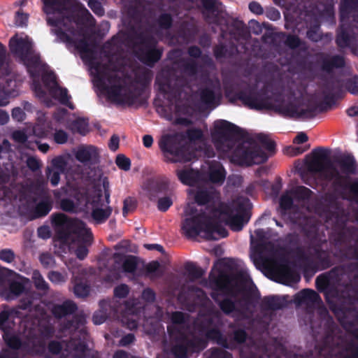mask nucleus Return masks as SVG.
<instances>
[{
  "instance_id": "nucleus-1",
  "label": "nucleus",
  "mask_w": 358,
  "mask_h": 358,
  "mask_svg": "<svg viewBox=\"0 0 358 358\" xmlns=\"http://www.w3.org/2000/svg\"><path fill=\"white\" fill-rule=\"evenodd\" d=\"M209 280L211 298L225 315L235 318L229 324L228 338L234 344L244 343L248 338L247 327L236 317H244L250 308L256 307L259 292L256 287H247L248 278L241 272L233 275L220 271L217 275L210 274Z\"/></svg>"
},
{
  "instance_id": "nucleus-2",
  "label": "nucleus",
  "mask_w": 358,
  "mask_h": 358,
  "mask_svg": "<svg viewBox=\"0 0 358 358\" xmlns=\"http://www.w3.org/2000/svg\"><path fill=\"white\" fill-rule=\"evenodd\" d=\"M181 223L182 234L187 238H195L203 234L205 238L215 240L214 234L220 238L228 236V231L211 213L215 209V203H186L183 206Z\"/></svg>"
},
{
  "instance_id": "nucleus-3",
  "label": "nucleus",
  "mask_w": 358,
  "mask_h": 358,
  "mask_svg": "<svg viewBox=\"0 0 358 358\" xmlns=\"http://www.w3.org/2000/svg\"><path fill=\"white\" fill-rule=\"evenodd\" d=\"M51 222L55 231L54 239L65 245L78 244L75 255L80 260L85 259L89 253L88 246L93 241L92 231L86 224L62 213L52 214Z\"/></svg>"
},
{
  "instance_id": "nucleus-4",
  "label": "nucleus",
  "mask_w": 358,
  "mask_h": 358,
  "mask_svg": "<svg viewBox=\"0 0 358 358\" xmlns=\"http://www.w3.org/2000/svg\"><path fill=\"white\" fill-rule=\"evenodd\" d=\"M308 168L317 173L323 180L338 182L355 170V160L351 156H343L331 161L329 151L324 148L315 150L308 162Z\"/></svg>"
},
{
  "instance_id": "nucleus-5",
  "label": "nucleus",
  "mask_w": 358,
  "mask_h": 358,
  "mask_svg": "<svg viewBox=\"0 0 358 358\" xmlns=\"http://www.w3.org/2000/svg\"><path fill=\"white\" fill-rule=\"evenodd\" d=\"M43 2V10L48 15V22L52 27V31L59 37V38L66 43L68 46H73L78 49L82 54V57L85 59V54L90 48L86 41L80 34L73 31L68 23L69 19L56 21L52 17V15H60V6L63 0H42Z\"/></svg>"
},
{
  "instance_id": "nucleus-6",
  "label": "nucleus",
  "mask_w": 358,
  "mask_h": 358,
  "mask_svg": "<svg viewBox=\"0 0 358 358\" xmlns=\"http://www.w3.org/2000/svg\"><path fill=\"white\" fill-rule=\"evenodd\" d=\"M252 208V203H215L211 213L231 231H241L250 220Z\"/></svg>"
},
{
  "instance_id": "nucleus-7",
  "label": "nucleus",
  "mask_w": 358,
  "mask_h": 358,
  "mask_svg": "<svg viewBox=\"0 0 358 358\" xmlns=\"http://www.w3.org/2000/svg\"><path fill=\"white\" fill-rule=\"evenodd\" d=\"M90 66L91 74L96 79L97 85L106 88L109 99L118 103L129 101L128 90L120 84V81L116 79L114 73L110 71L108 67L92 62L90 64Z\"/></svg>"
},
{
  "instance_id": "nucleus-8",
  "label": "nucleus",
  "mask_w": 358,
  "mask_h": 358,
  "mask_svg": "<svg viewBox=\"0 0 358 358\" xmlns=\"http://www.w3.org/2000/svg\"><path fill=\"white\" fill-rule=\"evenodd\" d=\"M279 213L281 216L294 224L298 225L308 236L317 232V222L315 217L303 213L295 203H279Z\"/></svg>"
},
{
  "instance_id": "nucleus-9",
  "label": "nucleus",
  "mask_w": 358,
  "mask_h": 358,
  "mask_svg": "<svg viewBox=\"0 0 358 358\" xmlns=\"http://www.w3.org/2000/svg\"><path fill=\"white\" fill-rule=\"evenodd\" d=\"M9 48L10 52L28 66L31 65L30 58H33L34 63L38 62V57L34 53L32 41L28 36L22 34H15L10 39Z\"/></svg>"
},
{
  "instance_id": "nucleus-10",
  "label": "nucleus",
  "mask_w": 358,
  "mask_h": 358,
  "mask_svg": "<svg viewBox=\"0 0 358 358\" xmlns=\"http://www.w3.org/2000/svg\"><path fill=\"white\" fill-rule=\"evenodd\" d=\"M231 160L241 165L260 164L266 159V155L254 144L244 143L237 148L231 156Z\"/></svg>"
},
{
  "instance_id": "nucleus-11",
  "label": "nucleus",
  "mask_w": 358,
  "mask_h": 358,
  "mask_svg": "<svg viewBox=\"0 0 358 358\" xmlns=\"http://www.w3.org/2000/svg\"><path fill=\"white\" fill-rule=\"evenodd\" d=\"M52 203H21L20 213L29 220L47 215L52 208Z\"/></svg>"
},
{
  "instance_id": "nucleus-12",
  "label": "nucleus",
  "mask_w": 358,
  "mask_h": 358,
  "mask_svg": "<svg viewBox=\"0 0 358 358\" xmlns=\"http://www.w3.org/2000/svg\"><path fill=\"white\" fill-rule=\"evenodd\" d=\"M113 209L104 203H89L88 215L86 217L95 224H101L109 218Z\"/></svg>"
},
{
  "instance_id": "nucleus-13",
  "label": "nucleus",
  "mask_w": 358,
  "mask_h": 358,
  "mask_svg": "<svg viewBox=\"0 0 358 358\" xmlns=\"http://www.w3.org/2000/svg\"><path fill=\"white\" fill-rule=\"evenodd\" d=\"M189 355L199 353L203 351L208 345L206 339L194 334H180Z\"/></svg>"
},
{
  "instance_id": "nucleus-14",
  "label": "nucleus",
  "mask_w": 358,
  "mask_h": 358,
  "mask_svg": "<svg viewBox=\"0 0 358 358\" xmlns=\"http://www.w3.org/2000/svg\"><path fill=\"white\" fill-rule=\"evenodd\" d=\"M65 167V160L62 157H57L52 159L51 166L47 168V178L53 186L59 184L60 175L64 171Z\"/></svg>"
},
{
  "instance_id": "nucleus-15",
  "label": "nucleus",
  "mask_w": 358,
  "mask_h": 358,
  "mask_svg": "<svg viewBox=\"0 0 358 358\" xmlns=\"http://www.w3.org/2000/svg\"><path fill=\"white\" fill-rule=\"evenodd\" d=\"M76 158L83 162H95L99 157V150L91 145H83L75 151Z\"/></svg>"
},
{
  "instance_id": "nucleus-16",
  "label": "nucleus",
  "mask_w": 358,
  "mask_h": 358,
  "mask_svg": "<svg viewBox=\"0 0 358 358\" xmlns=\"http://www.w3.org/2000/svg\"><path fill=\"white\" fill-rule=\"evenodd\" d=\"M327 203L329 204L328 207H333L334 205L336 206V211L331 212L329 210H326V212H325L326 222H331L333 230H334V217H333L334 215L340 213L343 210L346 214L348 215L349 220L348 221V222L350 220H352V222H355L358 224V203H350V207L352 208V217H350V213H348L346 210H345L344 209H343V208L341 209L340 208V205L342 203Z\"/></svg>"
},
{
  "instance_id": "nucleus-17",
  "label": "nucleus",
  "mask_w": 358,
  "mask_h": 358,
  "mask_svg": "<svg viewBox=\"0 0 358 358\" xmlns=\"http://www.w3.org/2000/svg\"><path fill=\"white\" fill-rule=\"evenodd\" d=\"M313 192L305 187H296L287 190L281 197V201L308 200L313 198Z\"/></svg>"
},
{
  "instance_id": "nucleus-18",
  "label": "nucleus",
  "mask_w": 358,
  "mask_h": 358,
  "mask_svg": "<svg viewBox=\"0 0 358 358\" xmlns=\"http://www.w3.org/2000/svg\"><path fill=\"white\" fill-rule=\"evenodd\" d=\"M115 262L122 264V271L127 273H134L138 266V257L134 255H124L120 253L113 255Z\"/></svg>"
},
{
  "instance_id": "nucleus-19",
  "label": "nucleus",
  "mask_w": 358,
  "mask_h": 358,
  "mask_svg": "<svg viewBox=\"0 0 358 358\" xmlns=\"http://www.w3.org/2000/svg\"><path fill=\"white\" fill-rule=\"evenodd\" d=\"M321 301L320 295L313 289H303L294 296V302L296 304H315Z\"/></svg>"
},
{
  "instance_id": "nucleus-20",
  "label": "nucleus",
  "mask_w": 358,
  "mask_h": 358,
  "mask_svg": "<svg viewBox=\"0 0 358 358\" xmlns=\"http://www.w3.org/2000/svg\"><path fill=\"white\" fill-rule=\"evenodd\" d=\"M78 309L76 304L71 301H65L62 304L53 306L51 312L55 317L60 319L74 313Z\"/></svg>"
},
{
  "instance_id": "nucleus-21",
  "label": "nucleus",
  "mask_w": 358,
  "mask_h": 358,
  "mask_svg": "<svg viewBox=\"0 0 358 358\" xmlns=\"http://www.w3.org/2000/svg\"><path fill=\"white\" fill-rule=\"evenodd\" d=\"M314 252L317 271L326 270L333 265L331 258L327 251L317 247L314 248Z\"/></svg>"
},
{
  "instance_id": "nucleus-22",
  "label": "nucleus",
  "mask_w": 358,
  "mask_h": 358,
  "mask_svg": "<svg viewBox=\"0 0 358 358\" xmlns=\"http://www.w3.org/2000/svg\"><path fill=\"white\" fill-rule=\"evenodd\" d=\"M59 208L65 212L81 214L83 217L88 215L89 203H59Z\"/></svg>"
},
{
  "instance_id": "nucleus-23",
  "label": "nucleus",
  "mask_w": 358,
  "mask_h": 358,
  "mask_svg": "<svg viewBox=\"0 0 358 358\" xmlns=\"http://www.w3.org/2000/svg\"><path fill=\"white\" fill-rule=\"evenodd\" d=\"M284 306V301L276 295L264 296L260 303V308L264 310H277L282 308Z\"/></svg>"
},
{
  "instance_id": "nucleus-24",
  "label": "nucleus",
  "mask_w": 358,
  "mask_h": 358,
  "mask_svg": "<svg viewBox=\"0 0 358 358\" xmlns=\"http://www.w3.org/2000/svg\"><path fill=\"white\" fill-rule=\"evenodd\" d=\"M99 310L96 311L92 317L94 324H101L109 317L110 305L109 301L103 299L99 303Z\"/></svg>"
},
{
  "instance_id": "nucleus-25",
  "label": "nucleus",
  "mask_w": 358,
  "mask_h": 358,
  "mask_svg": "<svg viewBox=\"0 0 358 358\" xmlns=\"http://www.w3.org/2000/svg\"><path fill=\"white\" fill-rule=\"evenodd\" d=\"M192 193L194 194L196 201H212L219 198L217 192L211 187H201Z\"/></svg>"
},
{
  "instance_id": "nucleus-26",
  "label": "nucleus",
  "mask_w": 358,
  "mask_h": 358,
  "mask_svg": "<svg viewBox=\"0 0 358 358\" xmlns=\"http://www.w3.org/2000/svg\"><path fill=\"white\" fill-rule=\"evenodd\" d=\"M67 348L75 358H85L88 351V346L85 342L74 339L68 343Z\"/></svg>"
},
{
  "instance_id": "nucleus-27",
  "label": "nucleus",
  "mask_w": 358,
  "mask_h": 358,
  "mask_svg": "<svg viewBox=\"0 0 358 358\" xmlns=\"http://www.w3.org/2000/svg\"><path fill=\"white\" fill-rule=\"evenodd\" d=\"M99 188L95 191L92 201H108L110 199L109 181L106 177L101 178Z\"/></svg>"
},
{
  "instance_id": "nucleus-28",
  "label": "nucleus",
  "mask_w": 358,
  "mask_h": 358,
  "mask_svg": "<svg viewBox=\"0 0 358 358\" xmlns=\"http://www.w3.org/2000/svg\"><path fill=\"white\" fill-rule=\"evenodd\" d=\"M297 258L299 262L301 264L305 271H310L313 273H315L317 271L315 259H313L310 255H308L303 250H298Z\"/></svg>"
},
{
  "instance_id": "nucleus-29",
  "label": "nucleus",
  "mask_w": 358,
  "mask_h": 358,
  "mask_svg": "<svg viewBox=\"0 0 358 358\" xmlns=\"http://www.w3.org/2000/svg\"><path fill=\"white\" fill-rule=\"evenodd\" d=\"M206 337L207 339L215 341L217 344L224 348H231L227 338L217 328H212L207 330Z\"/></svg>"
},
{
  "instance_id": "nucleus-30",
  "label": "nucleus",
  "mask_w": 358,
  "mask_h": 358,
  "mask_svg": "<svg viewBox=\"0 0 358 358\" xmlns=\"http://www.w3.org/2000/svg\"><path fill=\"white\" fill-rule=\"evenodd\" d=\"M3 339L6 345L12 350H17L22 346V341L19 336L11 332L9 329L3 331Z\"/></svg>"
},
{
  "instance_id": "nucleus-31",
  "label": "nucleus",
  "mask_w": 358,
  "mask_h": 358,
  "mask_svg": "<svg viewBox=\"0 0 358 358\" xmlns=\"http://www.w3.org/2000/svg\"><path fill=\"white\" fill-rule=\"evenodd\" d=\"M279 275L287 283H295L299 281V275L292 269L287 264H284L280 266L279 269Z\"/></svg>"
},
{
  "instance_id": "nucleus-32",
  "label": "nucleus",
  "mask_w": 358,
  "mask_h": 358,
  "mask_svg": "<svg viewBox=\"0 0 358 358\" xmlns=\"http://www.w3.org/2000/svg\"><path fill=\"white\" fill-rule=\"evenodd\" d=\"M171 352L174 358L189 357V353L180 335L176 338L175 344L171 348Z\"/></svg>"
},
{
  "instance_id": "nucleus-33",
  "label": "nucleus",
  "mask_w": 358,
  "mask_h": 358,
  "mask_svg": "<svg viewBox=\"0 0 358 358\" xmlns=\"http://www.w3.org/2000/svg\"><path fill=\"white\" fill-rule=\"evenodd\" d=\"M342 199L346 200H358V179L350 181L342 193Z\"/></svg>"
},
{
  "instance_id": "nucleus-34",
  "label": "nucleus",
  "mask_w": 358,
  "mask_h": 358,
  "mask_svg": "<svg viewBox=\"0 0 358 358\" xmlns=\"http://www.w3.org/2000/svg\"><path fill=\"white\" fill-rule=\"evenodd\" d=\"M225 178V173L222 166L216 164L210 168V180L213 183L222 184Z\"/></svg>"
},
{
  "instance_id": "nucleus-35",
  "label": "nucleus",
  "mask_w": 358,
  "mask_h": 358,
  "mask_svg": "<svg viewBox=\"0 0 358 358\" xmlns=\"http://www.w3.org/2000/svg\"><path fill=\"white\" fill-rule=\"evenodd\" d=\"M336 358H358V345L350 343L343 350L337 353Z\"/></svg>"
},
{
  "instance_id": "nucleus-36",
  "label": "nucleus",
  "mask_w": 358,
  "mask_h": 358,
  "mask_svg": "<svg viewBox=\"0 0 358 358\" xmlns=\"http://www.w3.org/2000/svg\"><path fill=\"white\" fill-rule=\"evenodd\" d=\"M178 176L182 183L192 185L198 177V173L192 170H182L178 171Z\"/></svg>"
},
{
  "instance_id": "nucleus-37",
  "label": "nucleus",
  "mask_w": 358,
  "mask_h": 358,
  "mask_svg": "<svg viewBox=\"0 0 358 358\" xmlns=\"http://www.w3.org/2000/svg\"><path fill=\"white\" fill-rule=\"evenodd\" d=\"M215 128L219 134H222L224 137V140L226 143H229L228 140L226 138V136L228 135L230 132L234 131V125L231 124L229 122L224 120L217 121L215 123Z\"/></svg>"
},
{
  "instance_id": "nucleus-38",
  "label": "nucleus",
  "mask_w": 358,
  "mask_h": 358,
  "mask_svg": "<svg viewBox=\"0 0 358 358\" xmlns=\"http://www.w3.org/2000/svg\"><path fill=\"white\" fill-rule=\"evenodd\" d=\"M185 269L192 281L201 278L203 275V270L192 262L186 263Z\"/></svg>"
},
{
  "instance_id": "nucleus-39",
  "label": "nucleus",
  "mask_w": 358,
  "mask_h": 358,
  "mask_svg": "<svg viewBox=\"0 0 358 358\" xmlns=\"http://www.w3.org/2000/svg\"><path fill=\"white\" fill-rule=\"evenodd\" d=\"M32 280L36 289L46 292L49 289L48 284L45 282L38 271H34Z\"/></svg>"
},
{
  "instance_id": "nucleus-40",
  "label": "nucleus",
  "mask_w": 358,
  "mask_h": 358,
  "mask_svg": "<svg viewBox=\"0 0 358 358\" xmlns=\"http://www.w3.org/2000/svg\"><path fill=\"white\" fill-rule=\"evenodd\" d=\"M330 278L327 273H322L315 279V287L320 292H324L329 286Z\"/></svg>"
},
{
  "instance_id": "nucleus-41",
  "label": "nucleus",
  "mask_w": 358,
  "mask_h": 358,
  "mask_svg": "<svg viewBox=\"0 0 358 358\" xmlns=\"http://www.w3.org/2000/svg\"><path fill=\"white\" fill-rule=\"evenodd\" d=\"M8 289L10 294L14 296H19L24 292L25 286L21 282L11 280L8 284Z\"/></svg>"
},
{
  "instance_id": "nucleus-42",
  "label": "nucleus",
  "mask_w": 358,
  "mask_h": 358,
  "mask_svg": "<svg viewBox=\"0 0 358 358\" xmlns=\"http://www.w3.org/2000/svg\"><path fill=\"white\" fill-rule=\"evenodd\" d=\"M73 292L77 297H87L90 293V287L83 282H76L73 287Z\"/></svg>"
},
{
  "instance_id": "nucleus-43",
  "label": "nucleus",
  "mask_w": 358,
  "mask_h": 358,
  "mask_svg": "<svg viewBox=\"0 0 358 358\" xmlns=\"http://www.w3.org/2000/svg\"><path fill=\"white\" fill-rule=\"evenodd\" d=\"M129 293V287L126 284H120L115 287L113 290L114 296L118 299L126 298Z\"/></svg>"
},
{
  "instance_id": "nucleus-44",
  "label": "nucleus",
  "mask_w": 358,
  "mask_h": 358,
  "mask_svg": "<svg viewBox=\"0 0 358 358\" xmlns=\"http://www.w3.org/2000/svg\"><path fill=\"white\" fill-rule=\"evenodd\" d=\"M39 260L42 266L45 268H51L55 264V261L53 256L48 252H44L41 254L39 257Z\"/></svg>"
},
{
  "instance_id": "nucleus-45",
  "label": "nucleus",
  "mask_w": 358,
  "mask_h": 358,
  "mask_svg": "<svg viewBox=\"0 0 358 358\" xmlns=\"http://www.w3.org/2000/svg\"><path fill=\"white\" fill-rule=\"evenodd\" d=\"M116 165L122 170L129 171L131 167V162L124 155H119L115 159Z\"/></svg>"
},
{
  "instance_id": "nucleus-46",
  "label": "nucleus",
  "mask_w": 358,
  "mask_h": 358,
  "mask_svg": "<svg viewBox=\"0 0 358 358\" xmlns=\"http://www.w3.org/2000/svg\"><path fill=\"white\" fill-rule=\"evenodd\" d=\"M210 358H233L232 355L220 348H212L210 350Z\"/></svg>"
},
{
  "instance_id": "nucleus-47",
  "label": "nucleus",
  "mask_w": 358,
  "mask_h": 358,
  "mask_svg": "<svg viewBox=\"0 0 358 358\" xmlns=\"http://www.w3.org/2000/svg\"><path fill=\"white\" fill-rule=\"evenodd\" d=\"M62 345L59 341H51L48 345V352L53 355H57L61 353L62 350Z\"/></svg>"
},
{
  "instance_id": "nucleus-48",
  "label": "nucleus",
  "mask_w": 358,
  "mask_h": 358,
  "mask_svg": "<svg viewBox=\"0 0 358 358\" xmlns=\"http://www.w3.org/2000/svg\"><path fill=\"white\" fill-rule=\"evenodd\" d=\"M15 253L11 249L0 250V260L6 263H11L15 259Z\"/></svg>"
},
{
  "instance_id": "nucleus-49",
  "label": "nucleus",
  "mask_w": 358,
  "mask_h": 358,
  "mask_svg": "<svg viewBox=\"0 0 358 358\" xmlns=\"http://www.w3.org/2000/svg\"><path fill=\"white\" fill-rule=\"evenodd\" d=\"M6 48L0 43V75H4L7 71V63L5 62Z\"/></svg>"
},
{
  "instance_id": "nucleus-50",
  "label": "nucleus",
  "mask_w": 358,
  "mask_h": 358,
  "mask_svg": "<svg viewBox=\"0 0 358 358\" xmlns=\"http://www.w3.org/2000/svg\"><path fill=\"white\" fill-rule=\"evenodd\" d=\"M142 299L148 303H152L156 299V294L154 290L151 288H145L143 290L142 292Z\"/></svg>"
},
{
  "instance_id": "nucleus-51",
  "label": "nucleus",
  "mask_w": 358,
  "mask_h": 358,
  "mask_svg": "<svg viewBox=\"0 0 358 358\" xmlns=\"http://www.w3.org/2000/svg\"><path fill=\"white\" fill-rule=\"evenodd\" d=\"M171 321L176 324H182L185 323V313L180 311H176L172 313Z\"/></svg>"
},
{
  "instance_id": "nucleus-52",
  "label": "nucleus",
  "mask_w": 358,
  "mask_h": 358,
  "mask_svg": "<svg viewBox=\"0 0 358 358\" xmlns=\"http://www.w3.org/2000/svg\"><path fill=\"white\" fill-rule=\"evenodd\" d=\"M207 316H208V319H207L208 324L209 325H213L214 323L213 320L214 319L220 320L221 314L219 310H215L212 308H209L208 310Z\"/></svg>"
},
{
  "instance_id": "nucleus-53",
  "label": "nucleus",
  "mask_w": 358,
  "mask_h": 358,
  "mask_svg": "<svg viewBox=\"0 0 358 358\" xmlns=\"http://www.w3.org/2000/svg\"><path fill=\"white\" fill-rule=\"evenodd\" d=\"M75 129L80 134L85 135L89 131L88 124L85 120H78L75 124Z\"/></svg>"
},
{
  "instance_id": "nucleus-54",
  "label": "nucleus",
  "mask_w": 358,
  "mask_h": 358,
  "mask_svg": "<svg viewBox=\"0 0 358 358\" xmlns=\"http://www.w3.org/2000/svg\"><path fill=\"white\" fill-rule=\"evenodd\" d=\"M11 312L9 310L4 309L0 312V329L4 331L5 324L8 320Z\"/></svg>"
},
{
  "instance_id": "nucleus-55",
  "label": "nucleus",
  "mask_w": 358,
  "mask_h": 358,
  "mask_svg": "<svg viewBox=\"0 0 358 358\" xmlns=\"http://www.w3.org/2000/svg\"><path fill=\"white\" fill-rule=\"evenodd\" d=\"M160 264L157 261H152L145 265V271L148 274L157 273L159 269Z\"/></svg>"
},
{
  "instance_id": "nucleus-56",
  "label": "nucleus",
  "mask_w": 358,
  "mask_h": 358,
  "mask_svg": "<svg viewBox=\"0 0 358 358\" xmlns=\"http://www.w3.org/2000/svg\"><path fill=\"white\" fill-rule=\"evenodd\" d=\"M28 20V15L22 11H18L15 14V24L17 26H24Z\"/></svg>"
},
{
  "instance_id": "nucleus-57",
  "label": "nucleus",
  "mask_w": 358,
  "mask_h": 358,
  "mask_svg": "<svg viewBox=\"0 0 358 358\" xmlns=\"http://www.w3.org/2000/svg\"><path fill=\"white\" fill-rule=\"evenodd\" d=\"M38 236L43 239H48L51 236V232L49 227L43 225L39 227L37 229Z\"/></svg>"
},
{
  "instance_id": "nucleus-58",
  "label": "nucleus",
  "mask_w": 358,
  "mask_h": 358,
  "mask_svg": "<svg viewBox=\"0 0 358 358\" xmlns=\"http://www.w3.org/2000/svg\"><path fill=\"white\" fill-rule=\"evenodd\" d=\"M172 141V137L171 136H166L160 141V147L162 150L172 152L170 143Z\"/></svg>"
},
{
  "instance_id": "nucleus-59",
  "label": "nucleus",
  "mask_w": 358,
  "mask_h": 358,
  "mask_svg": "<svg viewBox=\"0 0 358 358\" xmlns=\"http://www.w3.org/2000/svg\"><path fill=\"white\" fill-rule=\"evenodd\" d=\"M138 203H124L122 208V215L124 217H127V215L134 211L137 208Z\"/></svg>"
},
{
  "instance_id": "nucleus-60",
  "label": "nucleus",
  "mask_w": 358,
  "mask_h": 358,
  "mask_svg": "<svg viewBox=\"0 0 358 358\" xmlns=\"http://www.w3.org/2000/svg\"><path fill=\"white\" fill-rule=\"evenodd\" d=\"M55 96L64 103H66L69 100L67 91L65 89H57L55 91Z\"/></svg>"
},
{
  "instance_id": "nucleus-61",
  "label": "nucleus",
  "mask_w": 358,
  "mask_h": 358,
  "mask_svg": "<svg viewBox=\"0 0 358 358\" xmlns=\"http://www.w3.org/2000/svg\"><path fill=\"white\" fill-rule=\"evenodd\" d=\"M135 341V336L133 334H127V335L122 337L120 340V345L127 346L132 343Z\"/></svg>"
},
{
  "instance_id": "nucleus-62",
  "label": "nucleus",
  "mask_w": 358,
  "mask_h": 358,
  "mask_svg": "<svg viewBox=\"0 0 358 358\" xmlns=\"http://www.w3.org/2000/svg\"><path fill=\"white\" fill-rule=\"evenodd\" d=\"M54 138L57 143H64L67 141L68 136L64 131L59 130L55 132Z\"/></svg>"
},
{
  "instance_id": "nucleus-63",
  "label": "nucleus",
  "mask_w": 358,
  "mask_h": 358,
  "mask_svg": "<svg viewBox=\"0 0 358 358\" xmlns=\"http://www.w3.org/2000/svg\"><path fill=\"white\" fill-rule=\"evenodd\" d=\"M89 6L90 8L99 15H101L103 13V10L101 7L100 3L95 0H90L89 1Z\"/></svg>"
},
{
  "instance_id": "nucleus-64",
  "label": "nucleus",
  "mask_w": 358,
  "mask_h": 358,
  "mask_svg": "<svg viewBox=\"0 0 358 358\" xmlns=\"http://www.w3.org/2000/svg\"><path fill=\"white\" fill-rule=\"evenodd\" d=\"M48 278L50 281L53 282H59L62 280L63 276L58 271H50L48 273Z\"/></svg>"
}]
</instances>
